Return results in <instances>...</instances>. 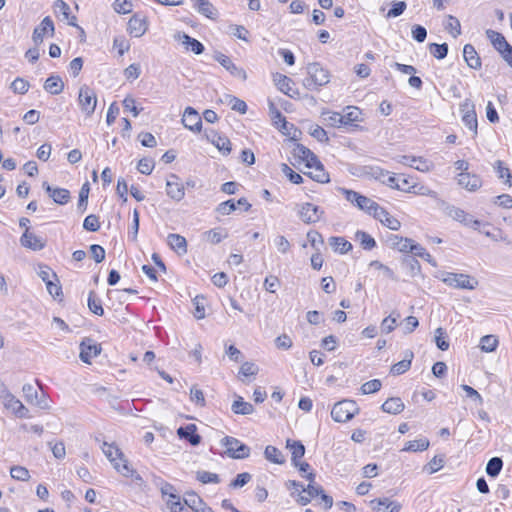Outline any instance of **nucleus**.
Instances as JSON below:
<instances>
[{"mask_svg":"<svg viewBox=\"0 0 512 512\" xmlns=\"http://www.w3.org/2000/svg\"><path fill=\"white\" fill-rule=\"evenodd\" d=\"M101 449L114 468L125 477L133 475L134 470L129 467L124 454L114 443L103 442Z\"/></svg>","mask_w":512,"mask_h":512,"instance_id":"nucleus-1","label":"nucleus"},{"mask_svg":"<svg viewBox=\"0 0 512 512\" xmlns=\"http://www.w3.org/2000/svg\"><path fill=\"white\" fill-rule=\"evenodd\" d=\"M308 77L304 79L303 85L309 90H318L320 87L330 82V74L328 70L323 68L319 63H309L307 65Z\"/></svg>","mask_w":512,"mask_h":512,"instance_id":"nucleus-2","label":"nucleus"},{"mask_svg":"<svg viewBox=\"0 0 512 512\" xmlns=\"http://www.w3.org/2000/svg\"><path fill=\"white\" fill-rule=\"evenodd\" d=\"M359 413V407L353 400H342L337 402L332 410L331 417L334 421L344 423L351 420Z\"/></svg>","mask_w":512,"mask_h":512,"instance_id":"nucleus-3","label":"nucleus"},{"mask_svg":"<svg viewBox=\"0 0 512 512\" xmlns=\"http://www.w3.org/2000/svg\"><path fill=\"white\" fill-rule=\"evenodd\" d=\"M340 192L344 195L345 199L358 209L365 213L372 215L378 203L374 200L350 189L341 188Z\"/></svg>","mask_w":512,"mask_h":512,"instance_id":"nucleus-4","label":"nucleus"},{"mask_svg":"<svg viewBox=\"0 0 512 512\" xmlns=\"http://www.w3.org/2000/svg\"><path fill=\"white\" fill-rule=\"evenodd\" d=\"M447 286L456 289L474 290L478 286V281L467 274L447 272L441 278Z\"/></svg>","mask_w":512,"mask_h":512,"instance_id":"nucleus-5","label":"nucleus"},{"mask_svg":"<svg viewBox=\"0 0 512 512\" xmlns=\"http://www.w3.org/2000/svg\"><path fill=\"white\" fill-rule=\"evenodd\" d=\"M221 444L226 448L225 453L230 458L245 459L250 455V448L237 438L226 436L221 440Z\"/></svg>","mask_w":512,"mask_h":512,"instance_id":"nucleus-6","label":"nucleus"},{"mask_svg":"<svg viewBox=\"0 0 512 512\" xmlns=\"http://www.w3.org/2000/svg\"><path fill=\"white\" fill-rule=\"evenodd\" d=\"M78 102L81 111L87 117H90L94 113L97 105V96L95 91L87 85L81 86L78 93Z\"/></svg>","mask_w":512,"mask_h":512,"instance_id":"nucleus-7","label":"nucleus"},{"mask_svg":"<svg viewBox=\"0 0 512 512\" xmlns=\"http://www.w3.org/2000/svg\"><path fill=\"white\" fill-rule=\"evenodd\" d=\"M297 212L305 224L317 223L324 215V210L321 207L309 202L297 205Z\"/></svg>","mask_w":512,"mask_h":512,"instance_id":"nucleus-8","label":"nucleus"},{"mask_svg":"<svg viewBox=\"0 0 512 512\" xmlns=\"http://www.w3.org/2000/svg\"><path fill=\"white\" fill-rule=\"evenodd\" d=\"M441 204L445 206V213L453 220H456L461 224L469 226L475 230L479 229V226L481 224L480 221L473 219V217L470 214L466 213L464 210L453 205H448L444 201H441Z\"/></svg>","mask_w":512,"mask_h":512,"instance_id":"nucleus-9","label":"nucleus"},{"mask_svg":"<svg viewBox=\"0 0 512 512\" xmlns=\"http://www.w3.org/2000/svg\"><path fill=\"white\" fill-rule=\"evenodd\" d=\"M460 111L462 113L463 123L469 130L473 132L474 135H476L478 123L473 102L469 99H466L463 103L460 104Z\"/></svg>","mask_w":512,"mask_h":512,"instance_id":"nucleus-10","label":"nucleus"},{"mask_svg":"<svg viewBox=\"0 0 512 512\" xmlns=\"http://www.w3.org/2000/svg\"><path fill=\"white\" fill-rule=\"evenodd\" d=\"M166 194L174 201L180 202L185 197V186L176 174H170L166 180Z\"/></svg>","mask_w":512,"mask_h":512,"instance_id":"nucleus-11","label":"nucleus"},{"mask_svg":"<svg viewBox=\"0 0 512 512\" xmlns=\"http://www.w3.org/2000/svg\"><path fill=\"white\" fill-rule=\"evenodd\" d=\"M55 32V27L52 19L49 16H46L43 18L41 23L34 29L32 34V40L35 43L36 46L40 45L43 40L44 36H53Z\"/></svg>","mask_w":512,"mask_h":512,"instance_id":"nucleus-12","label":"nucleus"},{"mask_svg":"<svg viewBox=\"0 0 512 512\" xmlns=\"http://www.w3.org/2000/svg\"><path fill=\"white\" fill-rule=\"evenodd\" d=\"M101 352V346L94 342L90 338H85L80 343V359L87 364L91 363V360L98 356Z\"/></svg>","mask_w":512,"mask_h":512,"instance_id":"nucleus-13","label":"nucleus"},{"mask_svg":"<svg viewBox=\"0 0 512 512\" xmlns=\"http://www.w3.org/2000/svg\"><path fill=\"white\" fill-rule=\"evenodd\" d=\"M214 59L228 72H230L231 75L234 77L240 78L242 80H246L247 74L244 69L237 67L233 61L230 59V57L226 56L225 54L221 52H216L214 55Z\"/></svg>","mask_w":512,"mask_h":512,"instance_id":"nucleus-14","label":"nucleus"},{"mask_svg":"<svg viewBox=\"0 0 512 512\" xmlns=\"http://www.w3.org/2000/svg\"><path fill=\"white\" fill-rule=\"evenodd\" d=\"M371 216L379 220L384 226L393 231H397L401 227L400 221L395 217L391 216L389 212L385 208L381 207L379 204L377 205Z\"/></svg>","mask_w":512,"mask_h":512,"instance_id":"nucleus-15","label":"nucleus"},{"mask_svg":"<svg viewBox=\"0 0 512 512\" xmlns=\"http://www.w3.org/2000/svg\"><path fill=\"white\" fill-rule=\"evenodd\" d=\"M183 125L193 131L200 132L202 128V120L199 113L192 107H187L182 118Z\"/></svg>","mask_w":512,"mask_h":512,"instance_id":"nucleus-16","label":"nucleus"},{"mask_svg":"<svg viewBox=\"0 0 512 512\" xmlns=\"http://www.w3.org/2000/svg\"><path fill=\"white\" fill-rule=\"evenodd\" d=\"M43 189L53 199V201L59 205H65L70 201V192L65 188H54L47 182L43 183Z\"/></svg>","mask_w":512,"mask_h":512,"instance_id":"nucleus-17","label":"nucleus"},{"mask_svg":"<svg viewBox=\"0 0 512 512\" xmlns=\"http://www.w3.org/2000/svg\"><path fill=\"white\" fill-rule=\"evenodd\" d=\"M371 175L376 180L382 182L383 184L398 190H405V187L400 186L397 182L394 175H391L390 172L383 170L379 167L371 168Z\"/></svg>","mask_w":512,"mask_h":512,"instance_id":"nucleus-18","label":"nucleus"},{"mask_svg":"<svg viewBox=\"0 0 512 512\" xmlns=\"http://www.w3.org/2000/svg\"><path fill=\"white\" fill-rule=\"evenodd\" d=\"M174 38L181 42V44L185 47L187 51H192L196 55L202 54L204 52V45L195 38L190 37L186 33L178 32L175 34Z\"/></svg>","mask_w":512,"mask_h":512,"instance_id":"nucleus-19","label":"nucleus"},{"mask_svg":"<svg viewBox=\"0 0 512 512\" xmlns=\"http://www.w3.org/2000/svg\"><path fill=\"white\" fill-rule=\"evenodd\" d=\"M127 31L133 37H141L147 31V21L138 14L133 15L128 21Z\"/></svg>","mask_w":512,"mask_h":512,"instance_id":"nucleus-20","label":"nucleus"},{"mask_svg":"<svg viewBox=\"0 0 512 512\" xmlns=\"http://www.w3.org/2000/svg\"><path fill=\"white\" fill-rule=\"evenodd\" d=\"M458 184L466 190L474 192L482 186V180L475 174L462 172L458 175Z\"/></svg>","mask_w":512,"mask_h":512,"instance_id":"nucleus-21","label":"nucleus"},{"mask_svg":"<svg viewBox=\"0 0 512 512\" xmlns=\"http://www.w3.org/2000/svg\"><path fill=\"white\" fill-rule=\"evenodd\" d=\"M177 435L181 439L187 440L192 446H197L201 442V436L197 434V427L195 424H188L185 427H179Z\"/></svg>","mask_w":512,"mask_h":512,"instance_id":"nucleus-22","label":"nucleus"},{"mask_svg":"<svg viewBox=\"0 0 512 512\" xmlns=\"http://www.w3.org/2000/svg\"><path fill=\"white\" fill-rule=\"evenodd\" d=\"M7 410H10L18 418H30L29 410L14 395L3 403Z\"/></svg>","mask_w":512,"mask_h":512,"instance_id":"nucleus-23","label":"nucleus"},{"mask_svg":"<svg viewBox=\"0 0 512 512\" xmlns=\"http://www.w3.org/2000/svg\"><path fill=\"white\" fill-rule=\"evenodd\" d=\"M21 245L34 251H38L44 248L45 243L43 239L34 233H31L29 229L25 230L20 238Z\"/></svg>","mask_w":512,"mask_h":512,"instance_id":"nucleus-24","label":"nucleus"},{"mask_svg":"<svg viewBox=\"0 0 512 512\" xmlns=\"http://www.w3.org/2000/svg\"><path fill=\"white\" fill-rule=\"evenodd\" d=\"M293 155L294 157L304 161L308 168H312L313 164L316 163L317 156L302 144H295L293 148Z\"/></svg>","mask_w":512,"mask_h":512,"instance_id":"nucleus-25","label":"nucleus"},{"mask_svg":"<svg viewBox=\"0 0 512 512\" xmlns=\"http://www.w3.org/2000/svg\"><path fill=\"white\" fill-rule=\"evenodd\" d=\"M54 8H55V13L62 15L63 20H67L68 24L70 26L76 27V28L80 29L82 33H84V30L80 26H78L76 23V21H77L76 16L70 15V7L65 1L56 0L54 3Z\"/></svg>","mask_w":512,"mask_h":512,"instance_id":"nucleus-26","label":"nucleus"},{"mask_svg":"<svg viewBox=\"0 0 512 512\" xmlns=\"http://www.w3.org/2000/svg\"><path fill=\"white\" fill-rule=\"evenodd\" d=\"M371 504H376L373 507L375 512H399L402 508L400 503L389 498L375 499L371 501Z\"/></svg>","mask_w":512,"mask_h":512,"instance_id":"nucleus-27","label":"nucleus"},{"mask_svg":"<svg viewBox=\"0 0 512 512\" xmlns=\"http://www.w3.org/2000/svg\"><path fill=\"white\" fill-rule=\"evenodd\" d=\"M463 57L467 65L475 70H478L481 68V59L476 52L475 48L471 44H466L463 48Z\"/></svg>","mask_w":512,"mask_h":512,"instance_id":"nucleus-28","label":"nucleus"},{"mask_svg":"<svg viewBox=\"0 0 512 512\" xmlns=\"http://www.w3.org/2000/svg\"><path fill=\"white\" fill-rule=\"evenodd\" d=\"M167 244L179 255H184L187 253V241L183 236L179 234H169L167 236Z\"/></svg>","mask_w":512,"mask_h":512,"instance_id":"nucleus-29","label":"nucleus"},{"mask_svg":"<svg viewBox=\"0 0 512 512\" xmlns=\"http://www.w3.org/2000/svg\"><path fill=\"white\" fill-rule=\"evenodd\" d=\"M341 117L343 118V127L352 126L353 123L362 121V111L358 107L348 106L344 109Z\"/></svg>","mask_w":512,"mask_h":512,"instance_id":"nucleus-30","label":"nucleus"},{"mask_svg":"<svg viewBox=\"0 0 512 512\" xmlns=\"http://www.w3.org/2000/svg\"><path fill=\"white\" fill-rule=\"evenodd\" d=\"M286 448L291 452V461L293 464H297V461H299L305 454V446L301 441L287 439Z\"/></svg>","mask_w":512,"mask_h":512,"instance_id":"nucleus-31","label":"nucleus"},{"mask_svg":"<svg viewBox=\"0 0 512 512\" xmlns=\"http://www.w3.org/2000/svg\"><path fill=\"white\" fill-rule=\"evenodd\" d=\"M389 243L392 248L397 249L402 253L410 252L414 244L413 240L409 238H403L398 235H392L389 238Z\"/></svg>","mask_w":512,"mask_h":512,"instance_id":"nucleus-32","label":"nucleus"},{"mask_svg":"<svg viewBox=\"0 0 512 512\" xmlns=\"http://www.w3.org/2000/svg\"><path fill=\"white\" fill-rule=\"evenodd\" d=\"M404 403L403 401L398 397H392L388 398L383 404H382V410L389 414H399L404 410Z\"/></svg>","mask_w":512,"mask_h":512,"instance_id":"nucleus-33","label":"nucleus"},{"mask_svg":"<svg viewBox=\"0 0 512 512\" xmlns=\"http://www.w3.org/2000/svg\"><path fill=\"white\" fill-rule=\"evenodd\" d=\"M413 357H414V355H413L412 351H406L405 358L403 360L395 363L391 367L390 372L393 375H401V374L405 373L406 371H408L410 369Z\"/></svg>","mask_w":512,"mask_h":512,"instance_id":"nucleus-34","label":"nucleus"},{"mask_svg":"<svg viewBox=\"0 0 512 512\" xmlns=\"http://www.w3.org/2000/svg\"><path fill=\"white\" fill-rule=\"evenodd\" d=\"M207 137L211 140L213 145H215V147L224 155H228L231 152V143L227 137L218 135L215 132H212L211 138L210 136Z\"/></svg>","mask_w":512,"mask_h":512,"instance_id":"nucleus-35","label":"nucleus"},{"mask_svg":"<svg viewBox=\"0 0 512 512\" xmlns=\"http://www.w3.org/2000/svg\"><path fill=\"white\" fill-rule=\"evenodd\" d=\"M44 89L52 95H58L63 91L64 83L59 76H50L44 83Z\"/></svg>","mask_w":512,"mask_h":512,"instance_id":"nucleus-36","label":"nucleus"},{"mask_svg":"<svg viewBox=\"0 0 512 512\" xmlns=\"http://www.w3.org/2000/svg\"><path fill=\"white\" fill-rule=\"evenodd\" d=\"M231 409L235 414L239 415H250L254 412L253 405L245 402L240 396L232 403Z\"/></svg>","mask_w":512,"mask_h":512,"instance_id":"nucleus-37","label":"nucleus"},{"mask_svg":"<svg viewBox=\"0 0 512 512\" xmlns=\"http://www.w3.org/2000/svg\"><path fill=\"white\" fill-rule=\"evenodd\" d=\"M329 244L335 252L345 254L352 249V244L343 237H330Z\"/></svg>","mask_w":512,"mask_h":512,"instance_id":"nucleus-38","label":"nucleus"},{"mask_svg":"<svg viewBox=\"0 0 512 512\" xmlns=\"http://www.w3.org/2000/svg\"><path fill=\"white\" fill-rule=\"evenodd\" d=\"M265 458L275 464H284L285 463V457L282 454V452L276 448L275 446L268 445L265 448L264 451Z\"/></svg>","mask_w":512,"mask_h":512,"instance_id":"nucleus-39","label":"nucleus"},{"mask_svg":"<svg viewBox=\"0 0 512 512\" xmlns=\"http://www.w3.org/2000/svg\"><path fill=\"white\" fill-rule=\"evenodd\" d=\"M194 7L199 13L210 19H213L217 14L215 7L208 0H196Z\"/></svg>","mask_w":512,"mask_h":512,"instance_id":"nucleus-40","label":"nucleus"},{"mask_svg":"<svg viewBox=\"0 0 512 512\" xmlns=\"http://www.w3.org/2000/svg\"><path fill=\"white\" fill-rule=\"evenodd\" d=\"M429 444H430L429 440L427 438L423 437V438H420L417 440L408 441L405 444L402 451H406V452L425 451L428 449Z\"/></svg>","mask_w":512,"mask_h":512,"instance_id":"nucleus-41","label":"nucleus"},{"mask_svg":"<svg viewBox=\"0 0 512 512\" xmlns=\"http://www.w3.org/2000/svg\"><path fill=\"white\" fill-rule=\"evenodd\" d=\"M311 169H314V171L309 173V176L319 182V183H327L329 182V175L325 172L323 165L321 162L316 159V163L313 164V167Z\"/></svg>","mask_w":512,"mask_h":512,"instance_id":"nucleus-42","label":"nucleus"},{"mask_svg":"<svg viewBox=\"0 0 512 512\" xmlns=\"http://www.w3.org/2000/svg\"><path fill=\"white\" fill-rule=\"evenodd\" d=\"M499 341L495 335H485L481 337L479 347L481 351L491 353L498 347Z\"/></svg>","mask_w":512,"mask_h":512,"instance_id":"nucleus-43","label":"nucleus"},{"mask_svg":"<svg viewBox=\"0 0 512 512\" xmlns=\"http://www.w3.org/2000/svg\"><path fill=\"white\" fill-rule=\"evenodd\" d=\"M369 267L379 271L384 277H386L392 281H398V277L396 276L394 271L390 267L381 263L378 260L371 261L369 263Z\"/></svg>","mask_w":512,"mask_h":512,"instance_id":"nucleus-44","label":"nucleus"},{"mask_svg":"<svg viewBox=\"0 0 512 512\" xmlns=\"http://www.w3.org/2000/svg\"><path fill=\"white\" fill-rule=\"evenodd\" d=\"M355 238L365 250H372L376 246L375 239L365 231L358 230Z\"/></svg>","mask_w":512,"mask_h":512,"instance_id":"nucleus-45","label":"nucleus"},{"mask_svg":"<svg viewBox=\"0 0 512 512\" xmlns=\"http://www.w3.org/2000/svg\"><path fill=\"white\" fill-rule=\"evenodd\" d=\"M324 123L327 126L340 128L343 127V118L339 112H323L322 113Z\"/></svg>","mask_w":512,"mask_h":512,"instance_id":"nucleus-46","label":"nucleus"},{"mask_svg":"<svg viewBox=\"0 0 512 512\" xmlns=\"http://www.w3.org/2000/svg\"><path fill=\"white\" fill-rule=\"evenodd\" d=\"M404 191L408 192V193H414V194H417V195L429 196L431 198L438 199L437 192L431 190L429 187H427L425 185L414 184V185H411V186H409L407 188L405 187Z\"/></svg>","mask_w":512,"mask_h":512,"instance_id":"nucleus-47","label":"nucleus"},{"mask_svg":"<svg viewBox=\"0 0 512 512\" xmlns=\"http://www.w3.org/2000/svg\"><path fill=\"white\" fill-rule=\"evenodd\" d=\"M503 467V461L499 457L491 458L486 465V473L490 477H496L500 474Z\"/></svg>","mask_w":512,"mask_h":512,"instance_id":"nucleus-48","label":"nucleus"},{"mask_svg":"<svg viewBox=\"0 0 512 512\" xmlns=\"http://www.w3.org/2000/svg\"><path fill=\"white\" fill-rule=\"evenodd\" d=\"M88 307L92 313L98 316H102L104 314V309L102 307L101 300L96 297L93 291L89 293Z\"/></svg>","mask_w":512,"mask_h":512,"instance_id":"nucleus-49","label":"nucleus"},{"mask_svg":"<svg viewBox=\"0 0 512 512\" xmlns=\"http://www.w3.org/2000/svg\"><path fill=\"white\" fill-rule=\"evenodd\" d=\"M204 503L203 499L195 493H187L183 499L184 506H187L192 512Z\"/></svg>","mask_w":512,"mask_h":512,"instance_id":"nucleus-50","label":"nucleus"},{"mask_svg":"<svg viewBox=\"0 0 512 512\" xmlns=\"http://www.w3.org/2000/svg\"><path fill=\"white\" fill-rule=\"evenodd\" d=\"M196 479L203 484H209V483L217 484L220 482V478H219L218 474L208 472L205 470L197 471Z\"/></svg>","mask_w":512,"mask_h":512,"instance_id":"nucleus-51","label":"nucleus"},{"mask_svg":"<svg viewBox=\"0 0 512 512\" xmlns=\"http://www.w3.org/2000/svg\"><path fill=\"white\" fill-rule=\"evenodd\" d=\"M165 501L170 512H181L183 510L184 504L178 494H171Z\"/></svg>","mask_w":512,"mask_h":512,"instance_id":"nucleus-52","label":"nucleus"},{"mask_svg":"<svg viewBox=\"0 0 512 512\" xmlns=\"http://www.w3.org/2000/svg\"><path fill=\"white\" fill-rule=\"evenodd\" d=\"M410 252L413 253L415 256H418V257L424 259L431 265L436 266V262H435L434 258L421 245L414 243Z\"/></svg>","mask_w":512,"mask_h":512,"instance_id":"nucleus-53","label":"nucleus"},{"mask_svg":"<svg viewBox=\"0 0 512 512\" xmlns=\"http://www.w3.org/2000/svg\"><path fill=\"white\" fill-rule=\"evenodd\" d=\"M306 478L310 481V483L306 488L303 489V493L308 494L311 498L320 495L323 492V489L320 486L313 484L315 480V474L310 472Z\"/></svg>","mask_w":512,"mask_h":512,"instance_id":"nucleus-54","label":"nucleus"},{"mask_svg":"<svg viewBox=\"0 0 512 512\" xmlns=\"http://www.w3.org/2000/svg\"><path fill=\"white\" fill-rule=\"evenodd\" d=\"M411 162H413L412 168L420 171V172H429L433 169V164L423 157H412Z\"/></svg>","mask_w":512,"mask_h":512,"instance_id":"nucleus-55","label":"nucleus"},{"mask_svg":"<svg viewBox=\"0 0 512 512\" xmlns=\"http://www.w3.org/2000/svg\"><path fill=\"white\" fill-rule=\"evenodd\" d=\"M495 170L499 178L505 179V183L508 184L509 186H512L511 172L508 167L504 166V163L501 160L496 161Z\"/></svg>","mask_w":512,"mask_h":512,"instance_id":"nucleus-56","label":"nucleus"},{"mask_svg":"<svg viewBox=\"0 0 512 512\" xmlns=\"http://www.w3.org/2000/svg\"><path fill=\"white\" fill-rule=\"evenodd\" d=\"M193 305H194V317L196 319H203L205 318V298L204 296H196L194 299H193Z\"/></svg>","mask_w":512,"mask_h":512,"instance_id":"nucleus-57","label":"nucleus"},{"mask_svg":"<svg viewBox=\"0 0 512 512\" xmlns=\"http://www.w3.org/2000/svg\"><path fill=\"white\" fill-rule=\"evenodd\" d=\"M446 30H448L454 38L458 37L461 34V25L459 20L456 17L449 15L447 17Z\"/></svg>","mask_w":512,"mask_h":512,"instance_id":"nucleus-58","label":"nucleus"},{"mask_svg":"<svg viewBox=\"0 0 512 512\" xmlns=\"http://www.w3.org/2000/svg\"><path fill=\"white\" fill-rule=\"evenodd\" d=\"M381 386H382V383L379 379H373V380L367 381L364 384H362L360 389H361L362 394L366 395V394L376 393L377 391H379L381 389Z\"/></svg>","mask_w":512,"mask_h":512,"instance_id":"nucleus-59","label":"nucleus"},{"mask_svg":"<svg viewBox=\"0 0 512 512\" xmlns=\"http://www.w3.org/2000/svg\"><path fill=\"white\" fill-rule=\"evenodd\" d=\"M10 474L13 479L19 481H28L30 478L29 471L23 466H13L10 469Z\"/></svg>","mask_w":512,"mask_h":512,"instance_id":"nucleus-60","label":"nucleus"},{"mask_svg":"<svg viewBox=\"0 0 512 512\" xmlns=\"http://www.w3.org/2000/svg\"><path fill=\"white\" fill-rule=\"evenodd\" d=\"M430 53L437 59H444L448 53V45L443 44H430Z\"/></svg>","mask_w":512,"mask_h":512,"instance_id":"nucleus-61","label":"nucleus"},{"mask_svg":"<svg viewBox=\"0 0 512 512\" xmlns=\"http://www.w3.org/2000/svg\"><path fill=\"white\" fill-rule=\"evenodd\" d=\"M155 163L150 158L140 159L137 164V170L144 175H150L154 169Z\"/></svg>","mask_w":512,"mask_h":512,"instance_id":"nucleus-62","label":"nucleus"},{"mask_svg":"<svg viewBox=\"0 0 512 512\" xmlns=\"http://www.w3.org/2000/svg\"><path fill=\"white\" fill-rule=\"evenodd\" d=\"M235 210H236V203H235V201L233 199L221 202L216 207V212L221 214V215H223V216L229 215L232 212H234Z\"/></svg>","mask_w":512,"mask_h":512,"instance_id":"nucleus-63","label":"nucleus"},{"mask_svg":"<svg viewBox=\"0 0 512 512\" xmlns=\"http://www.w3.org/2000/svg\"><path fill=\"white\" fill-rule=\"evenodd\" d=\"M83 228L87 231L95 232L100 228L98 216L94 214L88 215L83 222Z\"/></svg>","mask_w":512,"mask_h":512,"instance_id":"nucleus-64","label":"nucleus"}]
</instances>
